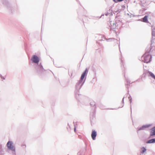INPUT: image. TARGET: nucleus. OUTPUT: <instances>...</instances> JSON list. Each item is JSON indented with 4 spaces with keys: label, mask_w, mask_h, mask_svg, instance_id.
<instances>
[{
    "label": "nucleus",
    "mask_w": 155,
    "mask_h": 155,
    "mask_svg": "<svg viewBox=\"0 0 155 155\" xmlns=\"http://www.w3.org/2000/svg\"><path fill=\"white\" fill-rule=\"evenodd\" d=\"M22 148H25L26 147V146L25 144H23L21 145Z\"/></svg>",
    "instance_id": "nucleus-11"
},
{
    "label": "nucleus",
    "mask_w": 155,
    "mask_h": 155,
    "mask_svg": "<svg viewBox=\"0 0 155 155\" xmlns=\"http://www.w3.org/2000/svg\"><path fill=\"white\" fill-rule=\"evenodd\" d=\"M123 0H117V1L118 2H121L123 1Z\"/></svg>",
    "instance_id": "nucleus-12"
},
{
    "label": "nucleus",
    "mask_w": 155,
    "mask_h": 155,
    "mask_svg": "<svg viewBox=\"0 0 155 155\" xmlns=\"http://www.w3.org/2000/svg\"><path fill=\"white\" fill-rule=\"evenodd\" d=\"M148 17V16L146 15L144 16V17L143 18V22H147V18Z\"/></svg>",
    "instance_id": "nucleus-7"
},
{
    "label": "nucleus",
    "mask_w": 155,
    "mask_h": 155,
    "mask_svg": "<svg viewBox=\"0 0 155 155\" xmlns=\"http://www.w3.org/2000/svg\"><path fill=\"white\" fill-rule=\"evenodd\" d=\"M144 62L148 63L150 61L151 56L148 53H145L142 57Z\"/></svg>",
    "instance_id": "nucleus-1"
},
{
    "label": "nucleus",
    "mask_w": 155,
    "mask_h": 155,
    "mask_svg": "<svg viewBox=\"0 0 155 155\" xmlns=\"http://www.w3.org/2000/svg\"><path fill=\"white\" fill-rule=\"evenodd\" d=\"M141 150H142V153H143L145 152L146 150V149L144 147H143L141 148Z\"/></svg>",
    "instance_id": "nucleus-10"
},
{
    "label": "nucleus",
    "mask_w": 155,
    "mask_h": 155,
    "mask_svg": "<svg viewBox=\"0 0 155 155\" xmlns=\"http://www.w3.org/2000/svg\"><path fill=\"white\" fill-rule=\"evenodd\" d=\"M87 72V69H86L85 71L83 72V73L81 75V80L80 81H81L83 79H84Z\"/></svg>",
    "instance_id": "nucleus-5"
},
{
    "label": "nucleus",
    "mask_w": 155,
    "mask_h": 155,
    "mask_svg": "<svg viewBox=\"0 0 155 155\" xmlns=\"http://www.w3.org/2000/svg\"><path fill=\"white\" fill-rule=\"evenodd\" d=\"M7 146L8 148L9 149L13 151H15V148L13 145V143L12 142L10 141H8L7 143Z\"/></svg>",
    "instance_id": "nucleus-2"
},
{
    "label": "nucleus",
    "mask_w": 155,
    "mask_h": 155,
    "mask_svg": "<svg viewBox=\"0 0 155 155\" xmlns=\"http://www.w3.org/2000/svg\"><path fill=\"white\" fill-rule=\"evenodd\" d=\"M115 0H114V1L115 2H115Z\"/></svg>",
    "instance_id": "nucleus-14"
},
{
    "label": "nucleus",
    "mask_w": 155,
    "mask_h": 155,
    "mask_svg": "<svg viewBox=\"0 0 155 155\" xmlns=\"http://www.w3.org/2000/svg\"><path fill=\"white\" fill-rule=\"evenodd\" d=\"M155 143V139L150 140L147 142V143Z\"/></svg>",
    "instance_id": "nucleus-8"
},
{
    "label": "nucleus",
    "mask_w": 155,
    "mask_h": 155,
    "mask_svg": "<svg viewBox=\"0 0 155 155\" xmlns=\"http://www.w3.org/2000/svg\"><path fill=\"white\" fill-rule=\"evenodd\" d=\"M148 73L150 76L155 79V76L152 72L149 71Z\"/></svg>",
    "instance_id": "nucleus-9"
},
{
    "label": "nucleus",
    "mask_w": 155,
    "mask_h": 155,
    "mask_svg": "<svg viewBox=\"0 0 155 155\" xmlns=\"http://www.w3.org/2000/svg\"><path fill=\"white\" fill-rule=\"evenodd\" d=\"M31 60L35 63H38L39 61V59L37 56L33 55L31 58Z\"/></svg>",
    "instance_id": "nucleus-3"
},
{
    "label": "nucleus",
    "mask_w": 155,
    "mask_h": 155,
    "mask_svg": "<svg viewBox=\"0 0 155 155\" xmlns=\"http://www.w3.org/2000/svg\"><path fill=\"white\" fill-rule=\"evenodd\" d=\"M40 68L41 69H43V67L42 66H41L40 67Z\"/></svg>",
    "instance_id": "nucleus-13"
},
{
    "label": "nucleus",
    "mask_w": 155,
    "mask_h": 155,
    "mask_svg": "<svg viewBox=\"0 0 155 155\" xmlns=\"http://www.w3.org/2000/svg\"><path fill=\"white\" fill-rule=\"evenodd\" d=\"M97 135V133L96 131L95 130H93L92 132L91 136L93 140H95L96 137Z\"/></svg>",
    "instance_id": "nucleus-4"
},
{
    "label": "nucleus",
    "mask_w": 155,
    "mask_h": 155,
    "mask_svg": "<svg viewBox=\"0 0 155 155\" xmlns=\"http://www.w3.org/2000/svg\"><path fill=\"white\" fill-rule=\"evenodd\" d=\"M74 131H75V130H76V128H74Z\"/></svg>",
    "instance_id": "nucleus-15"
},
{
    "label": "nucleus",
    "mask_w": 155,
    "mask_h": 155,
    "mask_svg": "<svg viewBox=\"0 0 155 155\" xmlns=\"http://www.w3.org/2000/svg\"><path fill=\"white\" fill-rule=\"evenodd\" d=\"M150 135L151 136L155 135V127L152 128Z\"/></svg>",
    "instance_id": "nucleus-6"
}]
</instances>
